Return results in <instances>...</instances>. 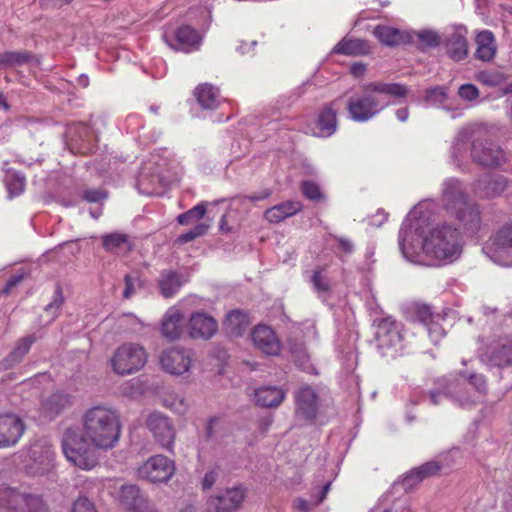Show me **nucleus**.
Segmentation results:
<instances>
[{"mask_svg": "<svg viewBox=\"0 0 512 512\" xmlns=\"http://www.w3.org/2000/svg\"><path fill=\"white\" fill-rule=\"evenodd\" d=\"M463 243L456 226H405L399 232L402 254L417 264L453 262L460 257Z\"/></svg>", "mask_w": 512, "mask_h": 512, "instance_id": "f257e3e1", "label": "nucleus"}, {"mask_svg": "<svg viewBox=\"0 0 512 512\" xmlns=\"http://www.w3.org/2000/svg\"><path fill=\"white\" fill-rule=\"evenodd\" d=\"M406 93L407 89L402 84L371 82L363 86L361 95H354L349 99L347 110L354 121L365 122L388 105L384 96L403 97Z\"/></svg>", "mask_w": 512, "mask_h": 512, "instance_id": "f03ea898", "label": "nucleus"}, {"mask_svg": "<svg viewBox=\"0 0 512 512\" xmlns=\"http://www.w3.org/2000/svg\"><path fill=\"white\" fill-rule=\"evenodd\" d=\"M82 421L84 434L95 447L107 450L119 441L121 422L116 410L97 405L84 413Z\"/></svg>", "mask_w": 512, "mask_h": 512, "instance_id": "7ed1b4c3", "label": "nucleus"}, {"mask_svg": "<svg viewBox=\"0 0 512 512\" xmlns=\"http://www.w3.org/2000/svg\"><path fill=\"white\" fill-rule=\"evenodd\" d=\"M443 201L445 209L455 214L456 219L463 224H477L480 221L478 206L468 201L460 181L450 179L445 182Z\"/></svg>", "mask_w": 512, "mask_h": 512, "instance_id": "20e7f679", "label": "nucleus"}, {"mask_svg": "<svg viewBox=\"0 0 512 512\" xmlns=\"http://www.w3.org/2000/svg\"><path fill=\"white\" fill-rule=\"evenodd\" d=\"M95 446L79 431L68 428L62 438V449L67 460L81 469H91L96 463Z\"/></svg>", "mask_w": 512, "mask_h": 512, "instance_id": "39448f33", "label": "nucleus"}, {"mask_svg": "<svg viewBox=\"0 0 512 512\" xmlns=\"http://www.w3.org/2000/svg\"><path fill=\"white\" fill-rule=\"evenodd\" d=\"M147 354L142 346L125 343L118 347L111 359L113 371L119 375L132 374L144 367Z\"/></svg>", "mask_w": 512, "mask_h": 512, "instance_id": "423d86ee", "label": "nucleus"}, {"mask_svg": "<svg viewBox=\"0 0 512 512\" xmlns=\"http://www.w3.org/2000/svg\"><path fill=\"white\" fill-rule=\"evenodd\" d=\"M484 250L494 262L512 266V226H499L486 242Z\"/></svg>", "mask_w": 512, "mask_h": 512, "instance_id": "0eeeda50", "label": "nucleus"}, {"mask_svg": "<svg viewBox=\"0 0 512 512\" xmlns=\"http://www.w3.org/2000/svg\"><path fill=\"white\" fill-rule=\"evenodd\" d=\"M295 418L305 424L316 422L321 407L320 397L313 387L308 384L301 385L294 392Z\"/></svg>", "mask_w": 512, "mask_h": 512, "instance_id": "6e6552de", "label": "nucleus"}, {"mask_svg": "<svg viewBox=\"0 0 512 512\" xmlns=\"http://www.w3.org/2000/svg\"><path fill=\"white\" fill-rule=\"evenodd\" d=\"M176 470L174 460L162 454L149 457L137 470L138 476L151 483H165Z\"/></svg>", "mask_w": 512, "mask_h": 512, "instance_id": "1a4fd4ad", "label": "nucleus"}, {"mask_svg": "<svg viewBox=\"0 0 512 512\" xmlns=\"http://www.w3.org/2000/svg\"><path fill=\"white\" fill-rule=\"evenodd\" d=\"M145 424L161 447L168 451L173 450L176 429L171 418L161 412H152L148 415Z\"/></svg>", "mask_w": 512, "mask_h": 512, "instance_id": "9d476101", "label": "nucleus"}, {"mask_svg": "<svg viewBox=\"0 0 512 512\" xmlns=\"http://www.w3.org/2000/svg\"><path fill=\"white\" fill-rule=\"evenodd\" d=\"M471 156L474 162L486 168H496L506 162L503 149L487 139L477 138L472 142Z\"/></svg>", "mask_w": 512, "mask_h": 512, "instance_id": "9b49d317", "label": "nucleus"}, {"mask_svg": "<svg viewBox=\"0 0 512 512\" xmlns=\"http://www.w3.org/2000/svg\"><path fill=\"white\" fill-rule=\"evenodd\" d=\"M246 497L241 486L226 489L222 494L210 496L206 501V512H236Z\"/></svg>", "mask_w": 512, "mask_h": 512, "instance_id": "f8f14e48", "label": "nucleus"}, {"mask_svg": "<svg viewBox=\"0 0 512 512\" xmlns=\"http://www.w3.org/2000/svg\"><path fill=\"white\" fill-rule=\"evenodd\" d=\"M191 357V350L174 347L162 352L160 364L167 373L179 376L189 371L192 363Z\"/></svg>", "mask_w": 512, "mask_h": 512, "instance_id": "ddd939ff", "label": "nucleus"}, {"mask_svg": "<svg viewBox=\"0 0 512 512\" xmlns=\"http://www.w3.org/2000/svg\"><path fill=\"white\" fill-rule=\"evenodd\" d=\"M166 42L174 50L183 51L190 53L194 50H198L202 36L197 29L190 25H181L174 32L173 35H165Z\"/></svg>", "mask_w": 512, "mask_h": 512, "instance_id": "4468645a", "label": "nucleus"}, {"mask_svg": "<svg viewBox=\"0 0 512 512\" xmlns=\"http://www.w3.org/2000/svg\"><path fill=\"white\" fill-rule=\"evenodd\" d=\"M121 504L132 512H157L154 504L137 485H123L120 490Z\"/></svg>", "mask_w": 512, "mask_h": 512, "instance_id": "2eb2a0df", "label": "nucleus"}, {"mask_svg": "<svg viewBox=\"0 0 512 512\" xmlns=\"http://www.w3.org/2000/svg\"><path fill=\"white\" fill-rule=\"evenodd\" d=\"M25 430V424L14 414H0V448L14 446Z\"/></svg>", "mask_w": 512, "mask_h": 512, "instance_id": "dca6fc26", "label": "nucleus"}, {"mask_svg": "<svg viewBox=\"0 0 512 512\" xmlns=\"http://www.w3.org/2000/svg\"><path fill=\"white\" fill-rule=\"evenodd\" d=\"M507 184V179L502 175L486 174L474 182L473 192L479 198L492 199L500 196Z\"/></svg>", "mask_w": 512, "mask_h": 512, "instance_id": "f3484780", "label": "nucleus"}, {"mask_svg": "<svg viewBox=\"0 0 512 512\" xmlns=\"http://www.w3.org/2000/svg\"><path fill=\"white\" fill-rule=\"evenodd\" d=\"M341 98H336L329 104L324 106L320 111L317 121V131L314 132L315 136L328 137L332 135L337 128V110L340 107Z\"/></svg>", "mask_w": 512, "mask_h": 512, "instance_id": "a211bd4d", "label": "nucleus"}, {"mask_svg": "<svg viewBox=\"0 0 512 512\" xmlns=\"http://www.w3.org/2000/svg\"><path fill=\"white\" fill-rule=\"evenodd\" d=\"M218 329L216 320L203 312L193 313L189 320V335L194 339H210Z\"/></svg>", "mask_w": 512, "mask_h": 512, "instance_id": "6ab92c4d", "label": "nucleus"}, {"mask_svg": "<svg viewBox=\"0 0 512 512\" xmlns=\"http://www.w3.org/2000/svg\"><path fill=\"white\" fill-rule=\"evenodd\" d=\"M252 340L263 353L276 356L281 349V343L274 331L265 325H258L252 332Z\"/></svg>", "mask_w": 512, "mask_h": 512, "instance_id": "aec40b11", "label": "nucleus"}, {"mask_svg": "<svg viewBox=\"0 0 512 512\" xmlns=\"http://www.w3.org/2000/svg\"><path fill=\"white\" fill-rule=\"evenodd\" d=\"M373 35L385 46L395 47L409 44L413 41V35L405 30H400L388 25H377Z\"/></svg>", "mask_w": 512, "mask_h": 512, "instance_id": "412c9836", "label": "nucleus"}, {"mask_svg": "<svg viewBox=\"0 0 512 512\" xmlns=\"http://www.w3.org/2000/svg\"><path fill=\"white\" fill-rule=\"evenodd\" d=\"M28 495L10 487H0V508L5 512H24Z\"/></svg>", "mask_w": 512, "mask_h": 512, "instance_id": "4be33fe9", "label": "nucleus"}, {"mask_svg": "<svg viewBox=\"0 0 512 512\" xmlns=\"http://www.w3.org/2000/svg\"><path fill=\"white\" fill-rule=\"evenodd\" d=\"M193 94L197 103L203 109L214 110L220 105L219 88L209 83H201L197 85Z\"/></svg>", "mask_w": 512, "mask_h": 512, "instance_id": "5701e85b", "label": "nucleus"}, {"mask_svg": "<svg viewBox=\"0 0 512 512\" xmlns=\"http://www.w3.org/2000/svg\"><path fill=\"white\" fill-rule=\"evenodd\" d=\"M285 391L276 386L260 387L255 391V402L265 408L278 407L285 399Z\"/></svg>", "mask_w": 512, "mask_h": 512, "instance_id": "b1692460", "label": "nucleus"}, {"mask_svg": "<svg viewBox=\"0 0 512 512\" xmlns=\"http://www.w3.org/2000/svg\"><path fill=\"white\" fill-rule=\"evenodd\" d=\"M183 315L177 310H169L163 317L161 323V334L164 338L177 340L182 332Z\"/></svg>", "mask_w": 512, "mask_h": 512, "instance_id": "393cba45", "label": "nucleus"}, {"mask_svg": "<svg viewBox=\"0 0 512 512\" xmlns=\"http://www.w3.org/2000/svg\"><path fill=\"white\" fill-rule=\"evenodd\" d=\"M35 340L36 338L34 335H28L21 338L17 342L16 347L0 362V368L8 370L20 363L24 356L29 352Z\"/></svg>", "mask_w": 512, "mask_h": 512, "instance_id": "a878e982", "label": "nucleus"}, {"mask_svg": "<svg viewBox=\"0 0 512 512\" xmlns=\"http://www.w3.org/2000/svg\"><path fill=\"white\" fill-rule=\"evenodd\" d=\"M476 52L475 56L481 61H491L496 54L495 37L491 31L484 30L476 36Z\"/></svg>", "mask_w": 512, "mask_h": 512, "instance_id": "bb28decb", "label": "nucleus"}, {"mask_svg": "<svg viewBox=\"0 0 512 512\" xmlns=\"http://www.w3.org/2000/svg\"><path fill=\"white\" fill-rule=\"evenodd\" d=\"M302 209V204L298 201L283 202L266 210L265 218L271 224H278L287 217L295 215Z\"/></svg>", "mask_w": 512, "mask_h": 512, "instance_id": "cd10ccee", "label": "nucleus"}, {"mask_svg": "<svg viewBox=\"0 0 512 512\" xmlns=\"http://www.w3.org/2000/svg\"><path fill=\"white\" fill-rule=\"evenodd\" d=\"M370 45L363 39H342L334 48L336 54L347 56L367 55L370 53Z\"/></svg>", "mask_w": 512, "mask_h": 512, "instance_id": "c85d7f7f", "label": "nucleus"}, {"mask_svg": "<svg viewBox=\"0 0 512 512\" xmlns=\"http://www.w3.org/2000/svg\"><path fill=\"white\" fill-rule=\"evenodd\" d=\"M488 361L490 365L495 367L512 366V340L506 339L493 347Z\"/></svg>", "mask_w": 512, "mask_h": 512, "instance_id": "c756f323", "label": "nucleus"}, {"mask_svg": "<svg viewBox=\"0 0 512 512\" xmlns=\"http://www.w3.org/2000/svg\"><path fill=\"white\" fill-rule=\"evenodd\" d=\"M224 324L231 334L241 336L250 325L249 315L240 309L231 310L227 314Z\"/></svg>", "mask_w": 512, "mask_h": 512, "instance_id": "7c9ffc66", "label": "nucleus"}, {"mask_svg": "<svg viewBox=\"0 0 512 512\" xmlns=\"http://www.w3.org/2000/svg\"><path fill=\"white\" fill-rule=\"evenodd\" d=\"M433 206L429 201L418 203L408 213L406 224H430L434 221Z\"/></svg>", "mask_w": 512, "mask_h": 512, "instance_id": "2f4dec72", "label": "nucleus"}, {"mask_svg": "<svg viewBox=\"0 0 512 512\" xmlns=\"http://www.w3.org/2000/svg\"><path fill=\"white\" fill-rule=\"evenodd\" d=\"M288 349L294 363L303 371L308 372L312 365L305 344L297 339L290 338L288 340Z\"/></svg>", "mask_w": 512, "mask_h": 512, "instance_id": "473e14b6", "label": "nucleus"}, {"mask_svg": "<svg viewBox=\"0 0 512 512\" xmlns=\"http://www.w3.org/2000/svg\"><path fill=\"white\" fill-rule=\"evenodd\" d=\"M103 248L110 253H115L118 250L131 251L132 245L128 240V236L124 233H109L101 236Z\"/></svg>", "mask_w": 512, "mask_h": 512, "instance_id": "72a5a7b5", "label": "nucleus"}, {"mask_svg": "<svg viewBox=\"0 0 512 512\" xmlns=\"http://www.w3.org/2000/svg\"><path fill=\"white\" fill-rule=\"evenodd\" d=\"M415 315L420 322L427 326L429 334L433 339L434 336L435 338H438L443 335L442 328L433 322V313L430 306L426 304L418 305L416 307ZM434 340L437 341V339Z\"/></svg>", "mask_w": 512, "mask_h": 512, "instance_id": "f704fd0d", "label": "nucleus"}, {"mask_svg": "<svg viewBox=\"0 0 512 512\" xmlns=\"http://www.w3.org/2000/svg\"><path fill=\"white\" fill-rule=\"evenodd\" d=\"M71 404L70 396L64 393H53L43 402V409L52 417L59 415Z\"/></svg>", "mask_w": 512, "mask_h": 512, "instance_id": "c9c22d12", "label": "nucleus"}, {"mask_svg": "<svg viewBox=\"0 0 512 512\" xmlns=\"http://www.w3.org/2000/svg\"><path fill=\"white\" fill-rule=\"evenodd\" d=\"M446 49L450 58L456 61H460L467 56V40L465 37L459 34H453L447 40Z\"/></svg>", "mask_w": 512, "mask_h": 512, "instance_id": "e433bc0d", "label": "nucleus"}, {"mask_svg": "<svg viewBox=\"0 0 512 512\" xmlns=\"http://www.w3.org/2000/svg\"><path fill=\"white\" fill-rule=\"evenodd\" d=\"M33 58L28 51H7L0 54V68L21 67Z\"/></svg>", "mask_w": 512, "mask_h": 512, "instance_id": "4c0bfd02", "label": "nucleus"}, {"mask_svg": "<svg viewBox=\"0 0 512 512\" xmlns=\"http://www.w3.org/2000/svg\"><path fill=\"white\" fill-rule=\"evenodd\" d=\"M180 275L174 271H164L159 279V287L163 296L171 297L181 287Z\"/></svg>", "mask_w": 512, "mask_h": 512, "instance_id": "58836bf2", "label": "nucleus"}, {"mask_svg": "<svg viewBox=\"0 0 512 512\" xmlns=\"http://www.w3.org/2000/svg\"><path fill=\"white\" fill-rule=\"evenodd\" d=\"M215 208V206H212L210 209H208L206 204L200 203L187 212L178 215V224H196L204 217L206 213L210 214Z\"/></svg>", "mask_w": 512, "mask_h": 512, "instance_id": "ea45409f", "label": "nucleus"}, {"mask_svg": "<svg viewBox=\"0 0 512 512\" xmlns=\"http://www.w3.org/2000/svg\"><path fill=\"white\" fill-rule=\"evenodd\" d=\"M5 184L9 198H13L24 192L26 180L23 175L17 172H8L5 177Z\"/></svg>", "mask_w": 512, "mask_h": 512, "instance_id": "a19ab883", "label": "nucleus"}, {"mask_svg": "<svg viewBox=\"0 0 512 512\" xmlns=\"http://www.w3.org/2000/svg\"><path fill=\"white\" fill-rule=\"evenodd\" d=\"M302 194L311 201H324L325 195L321 191L319 185L312 180L302 181L300 185Z\"/></svg>", "mask_w": 512, "mask_h": 512, "instance_id": "79ce46f5", "label": "nucleus"}, {"mask_svg": "<svg viewBox=\"0 0 512 512\" xmlns=\"http://www.w3.org/2000/svg\"><path fill=\"white\" fill-rule=\"evenodd\" d=\"M323 268L314 270L311 276V283L315 291L319 294H329L331 292V283L327 276L322 274Z\"/></svg>", "mask_w": 512, "mask_h": 512, "instance_id": "37998d69", "label": "nucleus"}, {"mask_svg": "<svg viewBox=\"0 0 512 512\" xmlns=\"http://www.w3.org/2000/svg\"><path fill=\"white\" fill-rule=\"evenodd\" d=\"M477 80L490 87L498 86L505 80L503 73L499 71H481L477 74Z\"/></svg>", "mask_w": 512, "mask_h": 512, "instance_id": "c03bdc74", "label": "nucleus"}, {"mask_svg": "<svg viewBox=\"0 0 512 512\" xmlns=\"http://www.w3.org/2000/svg\"><path fill=\"white\" fill-rule=\"evenodd\" d=\"M208 227L209 226H194L193 229L179 235L175 240V243L182 245L190 241H193L196 238L205 235L207 233Z\"/></svg>", "mask_w": 512, "mask_h": 512, "instance_id": "a18cd8bd", "label": "nucleus"}, {"mask_svg": "<svg viewBox=\"0 0 512 512\" xmlns=\"http://www.w3.org/2000/svg\"><path fill=\"white\" fill-rule=\"evenodd\" d=\"M220 421V416L214 415L209 417L204 427V433L200 441H203L204 443H209L212 440H214L216 436V426L219 424Z\"/></svg>", "mask_w": 512, "mask_h": 512, "instance_id": "49530a36", "label": "nucleus"}, {"mask_svg": "<svg viewBox=\"0 0 512 512\" xmlns=\"http://www.w3.org/2000/svg\"><path fill=\"white\" fill-rule=\"evenodd\" d=\"M107 196V192L102 188H88L82 193V198L89 203H101Z\"/></svg>", "mask_w": 512, "mask_h": 512, "instance_id": "de8ad7c7", "label": "nucleus"}, {"mask_svg": "<svg viewBox=\"0 0 512 512\" xmlns=\"http://www.w3.org/2000/svg\"><path fill=\"white\" fill-rule=\"evenodd\" d=\"M422 481L423 478L419 474L418 470L414 468L404 476L401 484L403 486L404 491L409 492Z\"/></svg>", "mask_w": 512, "mask_h": 512, "instance_id": "09e8293b", "label": "nucleus"}, {"mask_svg": "<svg viewBox=\"0 0 512 512\" xmlns=\"http://www.w3.org/2000/svg\"><path fill=\"white\" fill-rule=\"evenodd\" d=\"M25 508L27 512H48L47 505L37 495L28 494V502Z\"/></svg>", "mask_w": 512, "mask_h": 512, "instance_id": "8fccbe9b", "label": "nucleus"}, {"mask_svg": "<svg viewBox=\"0 0 512 512\" xmlns=\"http://www.w3.org/2000/svg\"><path fill=\"white\" fill-rule=\"evenodd\" d=\"M416 469L424 480L428 477L436 475L440 471L441 465L436 461H429L420 465Z\"/></svg>", "mask_w": 512, "mask_h": 512, "instance_id": "3c124183", "label": "nucleus"}, {"mask_svg": "<svg viewBox=\"0 0 512 512\" xmlns=\"http://www.w3.org/2000/svg\"><path fill=\"white\" fill-rule=\"evenodd\" d=\"M71 512H97L94 503L87 497H79L74 501Z\"/></svg>", "mask_w": 512, "mask_h": 512, "instance_id": "603ef678", "label": "nucleus"}, {"mask_svg": "<svg viewBox=\"0 0 512 512\" xmlns=\"http://www.w3.org/2000/svg\"><path fill=\"white\" fill-rule=\"evenodd\" d=\"M417 37L424 47H436L439 45V36L432 31H421L417 33Z\"/></svg>", "mask_w": 512, "mask_h": 512, "instance_id": "864d4df0", "label": "nucleus"}, {"mask_svg": "<svg viewBox=\"0 0 512 512\" xmlns=\"http://www.w3.org/2000/svg\"><path fill=\"white\" fill-rule=\"evenodd\" d=\"M458 95L467 101H473L478 98L479 90L473 84H463L459 87Z\"/></svg>", "mask_w": 512, "mask_h": 512, "instance_id": "5fc2aeb1", "label": "nucleus"}, {"mask_svg": "<svg viewBox=\"0 0 512 512\" xmlns=\"http://www.w3.org/2000/svg\"><path fill=\"white\" fill-rule=\"evenodd\" d=\"M64 295H63V289L60 283H57L55 291H54V297L53 301L45 306V311H50L52 309H60L61 306L64 303Z\"/></svg>", "mask_w": 512, "mask_h": 512, "instance_id": "6e6d98bb", "label": "nucleus"}, {"mask_svg": "<svg viewBox=\"0 0 512 512\" xmlns=\"http://www.w3.org/2000/svg\"><path fill=\"white\" fill-rule=\"evenodd\" d=\"M219 476V468L207 471L202 479L201 486L204 491L209 490L215 484Z\"/></svg>", "mask_w": 512, "mask_h": 512, "instance_id": "4d7b16f0", "label": "nucleus"}, {"mask_svg": "<svg viewBox=\"0 0 512 512\" xmlns=\"http://www.w3.org/2000/svg\"><path fill=\"white\" fill-rule=\"evenodd\" d=\"M333 239L338 243V248L345 253L346 255H350L354 251L353 242L344 236L332 235Z\"/></svg>", "mask_w": 512, "mask_h": 512, "instance_id": "13d9d810", "label": "nucleus"}, {"mask_svg": "<svg viewBox=\"0 0 512 512\" xmlns=\"http://www.w3.org/2000/svg\"><path fill=\"white\" fill-rule=\"evenodd\" d=\"M392 326H393V322L390 321L389 319H381V321L378 324V329L375 334L376 339L379 342H382V338L384 336L392 333Z\"/></svg>", "mask_w": 512, "mask_h": 512, "instance_id": "bf43d9fd", "label": "nucleus"}, {"mask_svg": "<svg viewBox=\"0 0 512 512\" xmlns=\"http://www.w3.org/2000/svg\"><path fill=\"white\" fill-rule=\"evenodd\" d=\"M25 279V274H16L10 277V279L7 281L6 285L1 291L2 295L8 296L12 289L17 287L23 280Z\"/></svg>", "mask_w": 512, "mask_h": 512, "instance_id": "052dcab7", "label": "nucleus"}, {"mask_svg": "<svg viewBox=\"0 0 512 512\" xmlns=\"http://www.w3.org/2000/svg\"><path fill=\"white\" fill-rule=\"evenodd\" d=\"M468 379L469 383L473 385L477 389V391L481 393L486 392V381L482 375L471 374Z\"/></svg>", "mask_w": 512, "mask_h": 512, "instance_id": "680f3d73", "label": "nucleus"}, {"mask_svg": "<svg viewBox=\"0 0 512 512\" xmlns=\"http://www.w3.org/2000/svg\"><path fill=\"white\" fill-rule=\"evenodd\" d=\"M125 289L123 291V298L128 299L135 293L134 278L126 274L124 277Z\"/></svg>", "mask_w": 512, "mask_h": 512, "instance_id": "e2e57ef3", "label": "nucleus"}, {"mask_svg": "<svg viewBox=\"0 0 512 512\" xmlns=\"http://www.w3.org/2000/svg\"><path fill=\"white\" fill-rule=\"evenodd\" d=\"M293 506L300 512H310L313 504L311 505L307 500L303 498H296L293 502Z\"/></svg>", "mask_w": 512, "mask_h": 512, "instance_id": "0e129e2a", "label": "nucleus"}, {"mask_svg": "<svg viewBox=\"0 0 512 512\" xmlns=\"http://www.w3.org/2000/svg\"><path fill=\"white\" fill-rule=\"evenodd\" d=\"M330 486H331V483L328 482L319 490V492L316 495L315 502L313 503V507L318 506L319 504H321L324 501V499L326 498L327 493L330 489Z\"/></svg>", "mask_w": 512, "mask_h": 512, "instance_id": "69168bd1", "label": "nucleus"}, {"mask_svg": "<svg viewBox=\"0 0 512 512\" xmlns=\"http://www.w3.org/2000/svg\"><path fill=\"white\" fill-rule=\"evenodd\" d=\"M389 221V214L385 212L383 209L377 210L376 214L373 216L372 224H385Z\"/></svg>", "mask_w": 512, "mask_h": 512, "instance_id": "338daca9", "label": "nucleus"}, {"mask_svg": "<svg viewBox=\"0 0 512 512\" xmlns=\"http://www.w3.org/2000/svg\"><path fill=\"white\" fill-rule=\"evenodd\" d=\"M446 96L445 89L442 87L431 88L427 91L426 99L430 100L433 97L444 98Z\"/></svg>", "mask_w": 512, "mask_h": 512, "instance_id": "774afa93", "label": "nucleus"}]
</instances>
